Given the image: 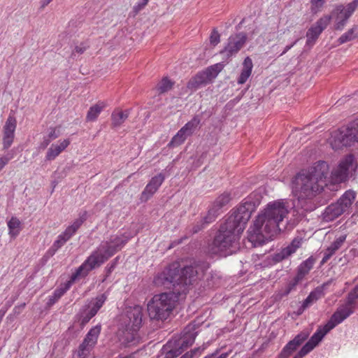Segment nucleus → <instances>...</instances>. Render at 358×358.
I'll use <instances>...</instances> for the list:
<instances>
[{
    "label": "nucleus",
    "mask_w": 358,
    "mask_h": 358,
    "mask_svg": "<svg viewBox=\"0 0 358 358\" xmlns=\"http://www.w3.org/2000/svg\"><path fill=\"white\" fill-rule=\"evenodd\" d=\"M178 296L173 292L155 294L148 303L149 317L155 320H166L173 310Z\"/></svg>",
    "instance_id": "7"
},
{
    "label": "nucleus",
    "mask_w": 358,
    "mask_h": 358,
    "mask_svg": "<svg viewBox=\"0 0 358 358\" xmlns=\"http://www.w3.org/2000/svg\"><path fill=\"white\" fill-rule=\"evenodd\" d=\"M106 104L103 101H99L91 106L87 112L86 120L88 122L95 121L101 112L106 108Z\"/></svg>",
    "instance_id": "32"
},
{
    "label": "nucleus",
    "mask_w": 358,
    "mask_h": 358,
    "mask_svg": "<svg viewBox=\"0 0 358 358\" xmlns=\"http://www.w3.org/2000/svg\"><path fill=\"white\" fill-rule=\"evenodd\" d=\"M357 7L358 0H353L346 6L336 5L331 13V17H334L335 20V29L342 30Z\"/></svg>",
    "instance_id": "11"
},
{
    "label": "nucleus",
    "mask_w": 358,
    "mask_h": 358,
    "mask_svg": "<svg viewBox=\"0 0 358 358\" xmlns=\"http://www.w3.org/2000/svg\"><path fill=\"white\" fill-rule=\"evenodd\" d=\"M288 213V206L285 200L269 202L249 229L248 241L256 247L271 240L285 229Z\"/></svg>",
    "instance_id": "2"
},
{
    "label": "nucleus",
    "mask_w": 358,
    "mask_h": 358,
    "mask_svg": "<svg viewBox=\"0 0 358 358\" xmlns=\"http://www.w3.org/2000/svg\"><path fill=\"white\" fill-rule=\"evenodd\" d=\"M16 125L15 118L9 116L3 126V146L5 150L9 148L13 142Z\"/></svg>",
    "instance_id": "19"
},
{
    "label": "nucleus",
    "mask_w": 358,
    "mask_h": 358,
    "mask_svg": "<svg viewBox=\"0 0 358 358\" xmlns=\"http://www.w3.org/2000/svg\"><path fill=\"white\" fill-rule=\"evenodd\" d=\"M344 213L343 210L337 203H332L325 208L323 213V219L327 221H332Z\"/></svg>",
    "instance_id": "24"
},
{
    "label": "nucleus",
    "mask_w": 358,
    "mask_h": 358,
    "mask_svg": "<svg viewBox=\"0 0 358 358\" xmlns=\"http://www.w3.org/2000/svg\"><path fill=\"white\" fill-rule=\"evenodd\" d=\"M252 61L249 57H247L243 62V68L237 80L238 84L243 85L246 83L252 74Z\"/></svg>",
    "instance_id": "22"
},
{
    "label": "nucleus",
    "mask_w": 358,
    "mask_h": 358,
    "mask_svg": "<svg viewBox=\"0 0 358 358\" xmlns=\"http://www.w3.org/2000/svg\"><path fill=\"white\" fill-rule=\"evenodd\" d=\"M298 41V39H296L293 43L289 45H287L284 48L283 51L280 55V56L285 55L287 52H288Z\"/></svg>",
    "instance_id": "55"
},
{
    "label": "nucleus",
    "mask_w": 358,
    "mask_h": 358,
    "mask_svg": "<svg viewBox=\"0 0 358 358\" xmlns=\"http://www.w3.org/2000/svg\"><path fill=\"white\" fill-rule=\"evenodd\" d=\"M209 268L208 263L194 262L190 266H187L180 269L177 264H173L159 273L154 278V283L157 287L164 288H176L178 293H185L189 285H192L203 273Z\"/></svg>",
    "instance_id": "3"
},
{
    "label": "nucleus",
    "mask_w": 358,
    "mask_h": 358,
    "mask_svg": "<svg viewBox=\"0 0 358 358\" xmlns=\"http://www.w3.org/2000/svg\"><path fill=\"white\" fill-rule=\"evenodd\" d=\"M116 262H117V259H115L110 264L108 265L106 267V268H105L106 278H104L103 280H105L113 272V271L114 270V268L115 267Z\"/></svg>",
    "instance_id": "50"
},
{
    "label": "nucleus",
    "mask_w": 358,
    "mask_h": 358,
    "mask_svg": "<svg viewBox=\"0 0 358 358\" xmlns=\"http://www.w3.org/2000/svg\"><path fill=\"white\" fill-rule=\"evenodd\" d=\"M177 356L176 351L173 349L170 350L166 353L164 358H175Z\"/></svg>",
    "instance_id": "56"
},
{
    "label": "nucleus",
    "mask_w": 358,
    "mask_h": 358,
    "mask_svg": "<svg viewBox=\"0 0 358 358\" xmlns=\"http://www.w3.org/2000/svg\"><path fill=\"white\" fill-rule=\"evenodd\" d=\"M173 83L168 78H164L157 85V90L159 93H164L170 90L173 87Z\"/></svg>",
    "instance_id": "37"
},
{
    "label": "nucleus",
    "mask_w": 358,
    "mask_h": 358,
    "mask_svg": "<svg viewBox=\"0 0 358 358\" xmlns=\"http://www.w3.org/2000/svg\"><path fill=\"white\" fill-rule=\"evenodd\" d=\"M201 354L200 348H196L190 352L183 355L180 358H193L194 356H197Z\"/></svg>",
    "instance_id": "51"
},
{
    "label": "nucleus",
    "mask_w": 358,
    "mask_h": 358,
    "mask_svg": "<svg viewBox=\"0 0 358 358\" xmlns=\"http://www.w3.org/2000/svg\"><path fill=\"white\" fill-rule=\"evenodd\" d=\"M355 310L344 302L340 304L333 313L327 324L320 326L313 334L308 342L294 356L293 358H303L310 353L322 341L323 338L337 325L342 323L345 320L354 313Z\"/></svg>",
    "instance_id": "4"
},
{
    "label": "nucleus",
    "mask_w": 358,
    "mask_h": 358,
    "mask_svg": "<svg viewBox=\"0 0 358 358\" xmlns=\"http://www.w3.org/2000/svg\"><path fill=\"white\" fill-rule=\"evenodd\" d=\"M129 236H115L109 241L102 242L83 263L90 271L99 267L128 241Z\"/></svg>",
    "instance_id": "6"
},
{
    "label": "nucleus",
    "mask_w": 358,
    "mask_h": 358,
    "mask_svg": "<svg viewBox=\"0 0 358 358\" xmlns=\"http://www.w3.org/2000/svg\"><path fill=\"white\" fill-rule=\"evenodd\" d=\"M90 271L82 264L73 273L69 280L61 285L53 292L52 295L49 296L47 305L51 306L55 304L71 287L72 284L79 278L85 277Z\"/></svg>",
    "instance_id": "12"
},
{
    "label": "nucleus",
    "mask_w": 358,
    "mask_h": 358,
    "mask_svg": "<svg viewBox=\"0 0 358 358\" xmlns=\"http://www.w3.org/2000/svg\"><path fill=\"white\" fill-rule=\"evenodd\" d=\"M149 0H138L136 5L133 7L134 12L136 14L148 4Z\"/></svg>",
    "instance_id": "48"
},
{
    "label": "nucleus",
    "mask_w": 358,
    "mask_h": 358,
    "mask_svg": "<svg viewBox=\"0 0 358 358\" xmlns=\"http://www.w3.org/2000/svg\"><path fill=\"white\" fill-rule=\"evenodd\" d=\"M220 41V35L218 31L215 29H213L210 36V44L213 46L217 45Z\"/></svg>",
    "instance_id": "47"
},
{
    "label": "nucleus",
    "mask_w": 358,
    "mask_h": 358,
    "mask_svg": "<svg viewBox=\"0 0 358 358\" xmlns=\"http://www.w3.org/2000/svg\"><path fill=\"white\" fill-rule=\"evenodd\" d=\"M301 280L298 278L297 276H295L291 281H289L286 285L289 290L293 291L295 289L296 285Z\"/></svg>",
    "instance_id": "49"
},
{
    "label": "nucleus",
    "mask_w": 358,
    "mask_h": 358,
    "mask_svg": "<svg viewBox=\"0 0 358 358\" xmlns=\"http://www.w3.org/2000/svg\"><path fill=\"white\" fill-rule=\"evenodd\" d=\"M6 310H3V308H1L0 310V315L3 317L6 314Z\"/></svg>",
    "instance_id": "61"
},
{
    "label": "nucleus",
    "mask_w": 358,
    "mask_h": 358,
    "mask_svg": "<svg viewBox=\"0 0 358 358\" xmlns=\"http://www.w3.org/2000/svg\"><path fill=\"white\" fill-rule=\"evenodd\" d=\"M292 189L293 195L300 201L311 198L322 188L306 171H303L292 180Z\"/></svg>",
    "instance_id": "8"
},
{
    "label": "nucleus",
    "mask_w": 358,
    "mask_h": 358,
    "mask_svg": "<svg viewBox=\"0 0 358 358\" xmlns=\"http://www.w3.org/2000/svg\"><path fill=\"white\" fill-rule=\"evenodd\" d=\"M329 171V164L326 162L318 161L306 171L318 185H321V188L323 189L328 181Z\"/></svg>",
    "instance_id": "16"
},
{
    "label": "nucleus",
    "mask_w": 358,
    "mask_h": 358,
    "mask_svg": "<svg viewBox=\"0 0 358 358\" xmlns=\"http://www.w3.org/2000/svg\"><path fill=\"white\" fill-rule=\"evenodd\" d=\"M107 298L108 295L106 293L96 296L90 301L87 308L92 312V315H96L99 309L103 306Z\"/></svg>",
    "instance_id": "27"
},
{
    "label": "nucleus",
    "mask_w": 358,
    "mask_h": 358,
    "mask_svg": "<svg viewBox=\"0 0 358 358\" xmlns=\"http://www.w3.org/2000/svg\"><path fill=\"white\" fill-rule=\"evenodd\" d=\"M94 315H92V312L86 308L80 318V324L81 325H85L89 321L94 317Z\"/></svg>",
    "instance_id": "46"
},
{
    "label": "nucleus",
    "mask_w": 358,
    "mask_h": 358,
    "mask_svg": "<svg viewBox=\"0 0 358 358\" xmlns=\"http://www.w3.org/2000/svg\"><path fill=\"white\" fill-rule=\"evenodd\" d=\"M86 220V213L82 214L79 218L76 219L72 224L69 226L64 232L59 234L54 241L50 251L55 254L60 248H62L77 231L84 221Z\"/></svg>",
    "instance_id": "14"
},
{
    "label": "nucleus",
    "mask_w": 358,
    "mask_h": 358,
    "mask_svg": "<svg viewBox=\"0 0 358 358\" xmlns=\"http://www.w3.org/2000/svg\"><path fill=\"white\" fill-rule=\"evenodd\" d=\"M309 334L308 332L302 331L297 334L292 341L289 342L293 344L296 348H298L308 337Z\"/></svg>",
    "instance_id": "42"
},
{
    "label": "nucleus",
    "mask_w": 358,
    "mask_h": 358,
    "mask_svg": "<svg viewBox=\"0 0 358 358\" xmlns=\"http://www.w3.org/2000/svg\"><path fill=\"white\" fill-rule=\"evenodd\" d=\"M221 70L222 65L220 64H216L207 68L205 71H206L210 79L212 80L218 75Z\"/></svg>",
    "instance_id": "44"
},
{
    "label": "nucleus",
    "mask_w": 358,
    "mask_h": 358,
    "mask_svg": "<svg viewBox=\"0 0 358 358\" xmlns=\"http://www.w3.org/2000/svg\"><path fill=\"white\" fill-rule=\"evenodd\" d=\"M309 334L308 332L302 331L297 334L292 341L289 342L293 344L296 348H298L308 337Z\"/></svg>",
    "instance_id": "41"
},
{
    "label": "nucleus",
    "mask_w": 358,
    "mask_h": 358,
    "mask_svg": "<svg viewBox=\"0 0 358 358\" xmlns=\"http://www.w3.org/2000/svg\"><path fill=\"white\" fill-rule=\"evenodd\" d=\"M315 262V259L313 257H308L306 260L303 261L298 268V272L296 276L301 280L313 268Z\"/></svg>",
    "instance_id": "31"
},
{
    "label": "nucleus",
    "mask_w": 358,
    "mask_h": 358,
    "mask_svg": "<svg viewBox=\"0 0 358 358\" xmlns=\"http://www.w3.org/2000/svg\"><path fill=\"white\" fill-rule=\"evenodd\" d=\"M101 327L100 324H97L92 327L87 334L83 343L84 345H88L91 348H94L97 342L98 337L101 333Z\"/></svg>",
    "instance_id": "26"
},
{
    "label": "nucleus",
    "mask_w": 358,
    "mask_h": 358,
    "mask_svg": "<svg viewBox=\"0 0 358 358\" xmlns=\"http://www.w3.org/2000/svg\"><path fill=\"white\" fill-rule=\"evenodd\" d=\"M143 309L140 306L130 307L119 320L117 338L122 344L134 343L142 324Z\"/></svg>",
    "instance_id": "5"
},
{
    "label": "nucleus",
    "mask_w": 358,
    "mask_h": 358,
    "mask_svg": "<svg viewBox=\"0 0 358 358\" xmlns=\"http://www.w3.org/2000/svg\"><path fill=\"white\" fill-rule=\"evenodd\" d=\"M321 33L322 31L319 29L312 25L306 33V45L313 46Z\"/></svg>",
    "instance_id": "35"
},
{
    "label": "nucleus",
    "mask_w": 358,
    "mask_h": 358,
    "mask_svg": "<svg viewBox=\"0 0 358 358\" xmlns=\"http://www.w3.org/2000/svg\"><path fill=\"white\" fill-rule=\"evenodd\" d=\"M50 140H49L48 138H44L43 141L41 143V148H45L50 143Z\"/></svg>",
    "instance_id": "59"
},
{
    "label": "nucleus",
    "mask_w": 358,
    "mask_h": 358,
    "mask_svg": "<svg viewBox=\"0 0 358 358\" xmlns=\"http://www.w3.org/2000/svg\"><path fill=\"white\" fill-rule=\"evenodd\" d=\"M8 228V234L12 238L17 237L21 229V222L16 217H12L9 221L7 222Z\"/></svg>",
    "instance_id": "34"
},
{
    "label": "nucleus",
    "mask_w": 358,
    "mask_h": 358,
    "mask_svg": "<svg viewBox=\"0 0 358 358\" xmlns=\"http://www.w3.org/2000/svg\"><path fill=\"white\" fill-rule=\"evenodd\" d=\"M52 0H41V7L44 8L48 6Z\"/></svg>",
    "instance_id": "60"
},
{
    "label": "nucleus",
    "mask_w": 358,
    "mask_h": 358,
    "mask_svg": "<svg viewBox=\"0 0 358 358\" xmlns=\"http://www.w3.org/2000/svg\"><path fill=\"white\" fill-rule=\"evenodd\" d=\"M92 348L88 345H84V343H82L78 351L74 354V358H88V356L92 350Z\"/></svg>",
    "instance_id": "38"
},
{
    "label": "nucleus",
    "mask_w": 358,
    "mask_h": 358,
    "mask_svg": "<svg viewBox=\"0 0 358 358\" xmlns=\"http://www.w3.org/2000/svg\"><path fill=\"white\" fill-rule=\"evenodd\" d=\"M324 295V285L316 287L309 294L307 298L304 300L302 307L303 308H306L310 306L319 299L322 298Z\"/></svg>",
    "instance_id": "28"
},
{
    "label": "nucleus",
    "mask_w": 358,
    "mask_h": 358,
    "mask_svg": "<svg viewBox=\"0 0 358 358\" xmlns=\"http://www.w3.org/2000/svg\"><path fill=\"white\" fill-rule=\"evenodd\" d=\"M258 203L250 198L245 199L226 219L220 226L210 248L212 254L227 256L234 253L238 246L240 235L245 228L252 212Z\"/></svg>",
    "instance_id": "1"
},
{
    "label": "nucleus",
    "mask_w": 358,
    "mask_h": 358,
    "mask_svg": "<svg viewBox=\"0 0 358 358\" xmlns=\"http://www.w3.org/2000/svg\"><path fill=\"white\" fill-rule=\"evenodd\" d=\"M129 110H115L111 115V122L113 127L122 125L129 117Z\"/></svg>",
    "instance_id": "29"
},
{
    "label": "nucleus",
    "mask_w": 358,
    "mask_h": 358,
    "mask_svg": "<svg viewBox=\"0 0 358 358\" xmlns=\"http://www.w3.org/2000/svg\"><path fill=\"white\" fill-rule=\"evenodd\" d=\"M70 143L69 139H64L62 141H58L55 143H52L47 151L45 155L46 160H54L69 145Z\"/></svg>",
    "instance_id": "21"
},
{
    "label": "nucleus",
    "mask_w": 358,
    "mask_h": 358,
    "mask_svg": "<svg viewBox=\"0 0 358 358\" xmlns=\"http://www.w3.org/2000/svg\"><path fill=\"white\" fill-rule=\"evenodd\" d=\"M247 40V36L244 33H239L231 36L220 54L226 59H229L235 55L243 48Z\"/></svg>",
    "instance_id": "15"
},
{
    "label": "nucleus",
    "mask_w": 358,
    "mask_h": 358,
    "mask_svg": "<svg viewBox=\"0 0 358 358\" xmlns=\"http://www.w3.org/2000/svg\"><path fill=\"white\" fill-rule=\"evenodd\" d=\"M292 291L289 290V289L285 286V287L284 288V289H282L281 291V293H280V296L282 297V296H287Z\"/></svg>",
    "instance_id": "58"
},
{
    "label": "nucleus",
    "mask_w": 358,
    "mask_h": 358,
    "mask_svg": "<svg viewBox=\"0 0 358 358\" xmlns=\"http://www.w3.org/2000/svg\"><path fill=\"white\" fill-rule=\"evenodd\" d=\"M202 164H203V161H202V160H201V159H199L198 160V162H197V163H196V164L195 167H199V166H200Z\"/></svg>",
    "instance_id": "62"
},
{
    "label": "nucleus",
    "mask_w": 358,
    "mask_h": 358,
    "mask_svg": "<svg viewBox=\"0 0 358 358\" xmlns=\"http://www.w3.org/2000/svg\"><path fill=\"white\" fill-rule=\"evenodd\" d=\"M164 179V176L162 173L152 177L141 193V201H147L157 191Z\"/></svg>",
    "instance_id": "18"
},
{
    "label": "nucleus",
    "mask_w": 358,
    "mask_h": 358,
    "mask_svg": "<svg viewBox=\"0 0 358 358\" xmlns=\"http://www.w3.org/2000/svg\"><path fill=\"white\" fill-rule=\"evenodd\" d=\"M2 320H3V317L0 315V322H1Z\"/></svg>",
    "instance_id": "64"
},
{
    "label": "nucleus",
    "mask_w": 358,
    "mask_h": 358,
    "mask_svg": "<svg viewBox=\"0 0 358 358\" xmlns=\"http://www.w3.org/2000/svg\"><path fill=\"white\" fill-rule=\"evenodd\" d=\"M358 301V285L355 286V287L352 289L348 294L345 303L353 308L354 310L356 309L357 303Z\"/></svg>",
    "instance_id": "36"
},
{
    "label": "nucleus",
    "mask_w": 358,
    "mask_h": 358,
    "mask_svg": "<svg viewBox=\"0 0 358 358\" xmlns=\"http://www.w3.org/2000/svg\"><path fill=\"white\" fill-rule=\"evenodd\" d=\"M200 123V116L198 115L194 116L174 135L168 145L171 148H175L183 143L187 138L192 135L199 127Z\"/></svg>",
    "instance_id": "13"
},
{
    "label": "nucleus",
    "mask_w": 358,
    "mask_h": 358,
    "mask_svg": "<svg viewBox=\"0 0 358 358\" xmlns=\"http://www.w3.org/2000/svg\"><path fill=\"white\" fill-rule=\"evenodd\" d=\"M302 238L296 237L293 239L291 243L287 247L281 249L279 252L275 253L273 257V261L280 262L283 259L288 258L292 254L295 253L298 248L301 246Z\"/></svg>",
    "instance_id": "20"
},
{
    "label": "nucleus",
    "mask_w": 358,
    "mask_h": 358,
    "mask_svg": "<svg viewBox=\"0 0 358 358\" xmlns=\"http://www.w3.org/2000/svg\"><path fill=\"white\" fill-rule=\"evenodd\" d=\"M206 153H203V154L201 155V158H202V159H203V158L206 157Z\"/></svg>",
    "instance_id": "63"
},
{
    "label": "nucleus",
    "mask_w": 358,
    "mask_h": 358,
    "mask_svg": "<svg viewBox=\"0 0 358 358\" xmlns=\"http://www.w3.org/2000/svg\"><path fill=\"white\" fill-rule=\"evenodd\" d=\"M228 353H222L220 356H217L215 354H212L205 357L204 358H227Z\"/></svg>",
    "instance_id": "57"
},
{
    "label": "nucleus",
    "mask_w": 358,
    "mask_h": 358,
    "mask_svg": "<svg viewBox=\"0 0 358 358\" xmlns=\"http://www.w3.org/2000/svg\"><path fill=\"white\" fill-rule=\"evenodd\" d=\"M59 136V134L56 132L55 129H51L48 134V138L50 141L56 139Z\"/></svg>",
    "instance_id": "54"
},
{
    "label": "nucleus",
    "mask_w": 358,
    "mask_h": 358,
    "mask_svg": "<svg viewBox=\"0 0 358 358\" xmlns=\"http://www.w3.org/2000/svg\"><path fill=\"white\" fill-rule=\"evenodd\" d=\"M356 31H357V28L353 27L344 33L338 39L340 43H345L356 38L358 36V33L355 34Z\"/></svg>",
    "instance_id": "39"
},
{
    "label": "nucleus",
    "mask_w": 358,
    "mask_h": 358,
    "mask_svg": "<svg viewBox=\"0 0 358 358\" xmlns=\"http://www.w3.org/2000/svg\"><path fill=\"white\" fill-rule=\"evenodd\" d=\"M310 8L313 13H317L321 10L325 3L324 0H310Z\"/></svg>",
    "instance_id": "45"
},
{
    "label": "nucleus",
    "mask_w": 358,
    "mask_h": 358,
    "mask_svg": "<svg viewBox=\"0 0 358 358\" xmlns=\"http://www.w3.org/2000/svg\"><path fill=\"white\" fill-rule=\"evenodd\" d=\"M331 20V15H324V16L322 17L321 18H320L313 25L315 26V27H317V29H319L322 32L323 30L324 29H326L327 25L329 24Z\"/></svg>",
    "instance_id": "40"
},
{
    "label": "nucleus",
    "mask_w": 358,
    "mask_h": 358,
    "mask_svg": "<svg viewBox=\"0 0 358 358\" xmlns=\"http://www.w3.org/2000/svg\"><path fill=\"white\" fill-rule=\"evenodd\" d=\"M196 338V333H191L189 334H185L183 336H182L177 342V344L175 347V349H173L175 351L179 348L182 350H185L188 347L191 346Z\"/></svg>",
    "instance_id": "33"
},
{
    "label": "nucleus",
    "mask_w": 358,
    "mask_h": 358,
    "mask_svg": "<svg viewBox=\"0 0 358 358\" xmlns=\"http://www.w3.org/2000/svg\"><path fill=\"white\" fill-rule=\"evenodd\" d=\"M211 81L206 71L198 73L188 83V87L192 88H198L202 85H205Z\"/></svg>",
    "instance_id": "30"
},
{
    "label": "nucleus",
    "mask_w": 358,
    "mask_h": 358,
    "mask_svg": "<svg viewBox=\"0 0 358 358\" xmlns=\"http://www.w3.org/2000/svg\"><path fill=\"white\" fill-rule=\"evenodd\" d=\"M356 197V194L352 190L346 191L336 202L339 206L343 210L344 213L347 211Z\"/></svg>",
    "instance_id": "25"
},
{
    "label": "nucleus",
    "mask_w": 358,
    "mask_h": 358,
    "mask_svg": "<svg viewBox=\"0 0 358 358\" xmlns=\"http://www.w3.org/2000/svg\"><path fill=\"white\" fill-rule=\"evenodd\" d=\"M230 194L224 192L219 196L214 201L213 206L209 209L207 216L203 217L205 223L213 222L219 213V210L227 204L230 201Z\"/></svg>",
    "instance_id": "17"
},
{
    "label": "nucleus",
    "mask_w": 358,
    "mask_h": 358,
    "mask_svg": "<svg viewBox=\"0 0 358 358\" xmlns=\"http://www.w3.org/2000/svg\"><path fill=\"white\" fill-rule=\"evenodd\" d=\"M297 348L293 345L292 343L288 342L281 350L279 357L287 358L289 357Z\"/></svg>",
    "instance_id": "43"
},
{
    "label": "nucleus",
    "mask_w": 358,
    "mask_h": 358,
    "mask_svg": "<svg viewBox=\"0 0 358 358\" xmlns=\"http://www.w3.org/2000/svg\"><path fill=\"white\" fill-rule=\"evenodd\" d=\"M357 164L352 155L343 157L330 175V180L334 183H341L352 177L356 171Z\"/></svg>",
    "instance_id": "10"
},
{
    "label": "nucleus",
    "mask_w": 358,
    "mask_h": 358,
    "mask_svg": "<svg viewBox=\"0 0 358 358\" xmlns=\"http://www.w3.org/2000/svg\"><path fill=\"white\" fill-rule=\"evenodd\" d=\"M87 48V46L85 43H81L75 48V52L78 54H82L86 50Z\"/></svg>",
    "instance_id": "53"
},
{
    "label": "nucleus",
    "mask_w": 358,
    "mask_h": 358,
    "mask_svg": "<svg viewBox=\"0 0 358 358\" xmlns=\"http://www.w3.org/2000/svg\"><path fill=\"white\" fill-rule=\"evenodd\" d=\"M355 142H358V119L346 127L333 131L329 138V143L334 150L351 146Z\"/></svg>",
    "instance_id": "9"
},
{
    "label": "nucleus",
    "mask_w": 358,
    "mask_h": 358,
    "mask_svg": "<svg viewBox=\"0 0 358 358\" xmlns=\"http://www.w3.org/2000/svg\"><path fill=\"white\" fill-rule=\"evenodd\" d=\"M12 159V157L3 156L0 157V171L5 167L8 162Z\"/></svg>",
    "instance_id": "52"
},
{
    "label": "nucleus",
    "mask_w": 358,
    "mask_h": 358,
    "mask_svg": "<svg viewBox=\"0 0 358 358\" xmlns=\"http://www.w3.org/2000/svg\"><path fill=\"white\" fill-rule=\"evenodd\" d=\"M346 239V235H342L338 237L329 247L324 251L322 262L325 263L331 256L338 250Z\"/></svg>",
    "instance_id": "23"
}]
</instances>
